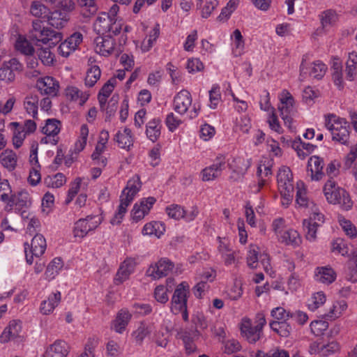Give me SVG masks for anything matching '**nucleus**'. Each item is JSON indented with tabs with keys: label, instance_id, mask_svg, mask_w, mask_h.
I'll return each instance as SVG.
<instances>
[{
	"label": "nucleus",
	"instance_id": "obj_1",
	"mask_svg": "<svg viewBox=\"0 0 357 357\" xmlns=\"http://www.w3.org/2000/svg\"><path fill=\"white\" fill-rule=\"evenodd\" d=\"M323 190L328 203L339 204L345 211L351 208L353 202L349 194L344 189L336 186L335 182L332 179L326 183Z\"/></svg>",
	"mask_w": 357,
	"mask_h": 357
},
{
	"label": "nucleus",
	"instance_id": "obj_2",
	"mask_svg": "<svg viewBox=\"0 0 357 357\" xmlns=\"http://www.w3.org/2000/svg\"><path fill=\"white\" fill-rule=\"evenodd\" d=\"M29 38L33 41L43 43L50 42L51 45H55L61 40L62 35L60 32L45 27L42 21L36 20L32 22V29L29 31Z\"/></svg>",
	"mask_w": 357,
	"mask_h": 357
},
{
	"label": "nucleus",
	"instance_id": "obj_3",
	"mask_svg": "<svg viewBox=\"0 0 357 357\" xmlns=\"http://www.w3.org/2000/svg\"><path fill=\"white\" fill-rule=\"evenodd\" d=\"M123 22L121 20H113L106 13H101L94 23V29L98 34L117 35L120 33Z\"/></svg>",
	"mask_w": 357,
	"mask_h": 357
},
{
	"label": "nucleus",
	"instance_id": "obj_4",
	"mask_svg": "<svg viewBox=\"0 0 357 357\" xmlns=\"http://www.w3.org/2000/svg\"><path fill=\"white\" fill-rule=\"evenodd\" d=\"M266 323V319L262 314H258L255 326L252 325L250 319H243L241 326V333L250 343H255L259 340L260 333Z\"/></svg>",
	"mask_w": 357,
	"mask_h": 357
},
{
	"label": "nucleus",
	"instance_id": "obj_5",
	"mask_svg": "<svg viewBox=\"0 0 357 357\" xmlns=\"http://www.w3.org/2000/svg\"><path fill=\"white\" fill-rule=\"evenodd\" d=\"M188 293L189 285L187 282H183L177 286L171 302V310L174 314H177L186 308Z\"/></svg>",
	"mask_w": 357,
	"mask_h": 357
},
{
	"label": "nucleus",
	"instance_id": "obj_6",
	"mask_svg": "<svg viewBox=\"0 0 357 357\" xmlns=\"http://www.w3.org/2000/svg\"><path fill=\"white\" fill-rule=\"evenodd\" d=\"M282 93L285 95V97L280 99V105L278 107V109L284 124L289 128H291L292 123L291 114L294 110V100L289 91L285 90Z\"/></svg>",
	"mask_w": 357,
	"mask_h": 357
},
{
	"label": "nucleus",
	"instance_id": "obj_7",
	"mask_svg": "<svg viewBox=\"0 0 357 357\" xmlns=\"http://www.w3.org/2000/svg\"><path fill=\"white\" fill-rule=\"evenodd\" d=\"M174 264L167 259H162L154 266H151L146 274L154 280L167 275L173 269Z\"/></svg>",
	"mask_w": 357,
	"mask_h": 357
},
{
	"label": "nucleus",
	"instance_id": "obj_8",
	"mask_svg": "<svg viewBox=\"0 0 357 357\" xmlns=\"http://www.w3.org/2000/svg\"><path fill=\"white\" fill-rule=\"evenodd\" d=\"M112 35L99 36L94 40L95 51L103 56H108L115 50V41Z\"/></svg>",
	"mask_w": 357,
	"mask_h": 357
},
{
	"label": "nucleus",
	"instance_id": "obj_9",
	"mask_svg": "<svg viewBox=\"0 0 357 357\" xmlns=\"http://www.w3.org/2000/svg\"><path fill=\"white\" fill-rule=\"evenodd\" d=\"M192 102L190 93L187 90H181L174 98V111L183 115L187 112Z\"/></svg>",
	"mask_w": 357,
	"mask_h": 357
},
{
	"label": "nucleus",
	"instance_id": "obj_10",
	"mask_svg": "<svg viewBox=\"0 0 357 357\" xmlns=\"http://www.w3.org/2000/svg\"><path fill=\"white\" fill-rule=\"evenodd\" d=\"M225 160L223 156L216 158V162L210 167H206L202 171V181H209L219 177L222 170L225 168Z\"/></svg>",
	"mask_w": 357,
	"mask_h": 357
},
{
	"label": "nucleus",
	"instance_id": "obj_11",
	"mask_svg": "<svg viewBox=\"0 0 357 357\" xmlns=\"http://www.w3.org/2000/svg\"><path fill=\"white\" fill-rule=\"evenodd\" d=\"M198 335V331L196 328L181 329L177 333V337L181 339L183 342L186 353L190 354L195 351L196 346L193 338Z\"/></svg>",
	"mask_w": 357,
	"mask_h": 357
},
{
	"label": "nucleus",
	"instance_id": "obj_12",
	"mask_svg": "<svg viewBox=\"0 0 357 357\" xmlns=\"http://www.w3.org/2000/svg\"><path fill=\"white\" fill-rule=\"evenodd\" d=\"M36 86L42 94L50 96H56L59 89V82L52 77H45L38 80Z\"/></svg>",
	"mask_w": 357,
	"mask_h": 357
},
{
	"label": "nucleus",
	"instance_id": "obj_13",
	"mask_svg": "<svg viewBox=\"0 0 357 357\" xmlns=\"http://www.w3.org/2000/svg\"><path fill=\"white\" fill-rule=\"evenodd\" d=\"M69 353V346L62 340H56L49 345L43 357H67Z\"/></svg>",
	"mask_w": 357,
	"mask_h": 357
},
{
	"label": "nucleus",
	"instance_id": "obj_14",
	"mask_svg": "<svg viewBox=\"0 0 357 357\" xmlns=\"http://www.w3.org/2000/svg\"><path fill=\"white\" fill-rule=\"evenodd\" d=\"M155 201L154 197H149L142 200L139 204H135L132 211L133 220L136 221L142 220L149 213Z\"/></svg>",
	"mask_w": 357,
	"mask_h": 357
},
{
	"label": "nucleus",
	"instance_id": "obj_15",
	"mask_svg": "<svg viewBox=\"0 0 357 357\" xmlns=\"http://www.w3.org/2000/svg\"><path fill=\"white\" fill-rule=\"evenodd\" d=\"M323 160L316 155H313L310 158L307 164V171L311 173V178L312 180L319 181L324 175L323 167H324Z\"/></svg>",
	"mask_w": 357,
	"mask_h": 357
},
{
	"label": "nucleus",
	"instance_id": "obj_16",
	"mask_svg": "<svg viewBox=\"0 0 357 357\" xmlns=\"http://www.w3.org/2000/svg\"><path fill=\"white\" fill-rule=\"evenodd\" d=\"M132 314L128 310L121 309L116 314V319L112 322V328L118 333H122L126 326H128L130 320L131 319Z\"/></svg>",
	"mask_w": 357,
	"mask_h": 357
},
{
	"label": "nucleus",
	"instance_id": "obj_17",
	"mask_svg": "<svg viewBox=\"0 0 357 357\" xmlns=\"http://www.w3.org/2000/svg\"><path fill=\"white\" fill-rule=\"evenodd\" d=\"M325 126L331 132L349 128L348 122L344 119L333 114L325 116Z\"/></svg>",
	"mask_w": 357,
	"mask_h": 357
},
{
	"label": "nucleus",
	"instance_id": "obj_18",
	"mask_svg": "<svg viewBox=\"0 0 357 357\" xmlns=\"http://www.w3.org/2000/svg\"><path fill=\"white\" fill-rule=\"evenodd\" d=\"M141 187L142 182L140 178L138 175H135L127 182V185L123 189L121 196L132 201Z\"/></svg>",
	"mask_w": 357,
	"mask_h": 357
},
{
	"label": "nucleus",
	"instance_id": "obj_19",
	"mask_svg": "<svg viewBox=\"0 0 357 357\" xmlns=\"http://www.w3.org/2000/svg\"><path fill=\"white\" fill-rule=\"evenodd\" d=\"M135 265L134 260L131 259H126L121 264L115 278L116 284L122 283L128 278L130 273L134 271Z\"/></svg>",
	"mask_w": 357,
	"mask_h": 357
},
{
	"label": "nucleus",
	"instance_id": "obj_20",
	"mask_svg": "<svg viewBox=\"0 0 357 357\" xmlns=\"http://www.w3.org/2000/svg\"><path fill=\"white\" fill-rule=\"evenodd\" d=\"M21 329L20 321L15 320L10 321L9 326L4 329L0 335V342H7L10 340L17 337L19 336Z\"/></svg>",
	"mask_w": 357,
	"mask_h": 357
},
{
	"label": "nucleus",
	"instance_id": "obj_21",
	"mask_svg": "<svg viewBox=\"0 0 357 357\" xmlns=\"http://www.w3.org/2000/svg\"><path fill=\"white\" fill-rule=\"evenodd\" d=\"M30 204V198L27 192L20 191L16 194L11 195L7 202V206L10 208L15 206L20 208L26 207Z\"/></svg>",
	"mask_w": 357,
	"mask_h": 357
},
{
	"label": "nucleus",
	"instance_id": "obj_22",
	"mask_svg": "<svg viewBox=\"0 0 357 357\" xmlns=\"http://www.w3.org/2000/svg\"><path fill=\"white\" fill-rule=\"evenodd\" d=\"M228 165L234 172L243 176L250 166V160L245 157H238L229 162Z\"/></svg>",
	"mask_w": 357,
	"mask_h": 357
},
{
	"label": "nucleus",
	"instance_id": "obj_23",
	"mask_svg": "<svg viewBox=\"0 0 357 357\" xmlns=\"http://www.w3.org/2000/svg\"><path fill=\"white\" fill-rule=\"evenodd\" d=\"M47 247L46 240L41 234H36L32 238L30 252L36 257L41 256Z\"/></svg>",
	"mask_w": 357,
	"mask_h": 357
},
{
	"label": "nucleus",
	"instance_id": "obj_24",
	"mask_svg": "<svg viewBox=\"0 0 357 357\" xmlns=\"http://www.w3.org/2000/svg\"><path fill=\"white\" fill-rule=\"evenodd\" d=\"M61 301V293L57 291L48 298L47 301H44L41 303L40 311L43 314L52 313L56 306Z\"/></svg>",
	"mask_w": 357,
	"mask_h": 357
},
{
	"label": "nucleus",
	"instance_id": "obj_25",
	"mask_svg": "<svg viewBox=\"0 0 357 357\" xmlns=\"http://www.w3.org/2000/svg\"><path fill=\"white\" fill-rule=\"evenodd\" d=\"M347 308V304L346 301H337L330 307L328 312L325 313L322 316L326 319H335L338 318Z\"/></svg>",
	"mask_w": 357,
	"mask_h": 357
},
{
	"label": "nucleus",
	"instance_id": "obj_26",
	"mask_svg": "<svg viewBox=\"0 0 357 357\" xmlns=\"http://www.w3.org/2000/svg\"><path fill=\"white\" fill-rule=\"evenodd\" d=\"M38 96L33 94L27 96L24 100V108L26 112L34 119L36 118L38 115Z\"/></svg>",
	"mask_w": 357,
	"mask_h": 357
},
{
	"label": "nucleus",
	"instance_id": "obj_27",
	"mask_svg": "<svg viewBox=\"0 0 357 357\" xmlns=\"http://www.w3.org/2000/svg\"><path fill=\"white\" fill-rule=\"evenodd\" d=\"M68 20L66 15L60 11H54L47 17L49 24L58 29L64 27Z\"/></svg>",
	"mask_w": 357,
	"mask_h": 357
},
{
	"label": "nucleus",
	"instance_id": "obj_28",
	"mask_svg": "<svg viewBox=\"0 0 357 357\" xmlns=\"http://www.w3.org/2000/svg\"><path fill=\"white\" fill-rule=\"evenodd\" d=\"M270 326L273 331L282 337H289L292 330L287 321H273L270 323Z\"/></svg>",
	"mask_w": 357,
	"mask_h": 357
},
{
	"label": "nucleus",
	"instance_id": "obj_29",
	"mask_svg": "<svg viewBox=\"0 0 357 357\" xmlns=\"http://www.w3.org/2000/svg\"><path fill=\"white\" fill-rule=\"evenodd\" d=\"M315 278L316 280L319 282L331 284L335 280V273L331 268L324 267L318 268Z\"/></svg>",
	"mask_w": 357,
	"mask_h": 357
},
{
	"label": "nucleus",
	"instance_id": "obj_30",
	"mask_svg": "<svg viewBox=\"0 0 357 357\" xmlns=\"http://www.w3.org/2000/svg\"><path fill=\"white\" fill-rule=\"evenodd\" d=\"M279 240L287 245L294 246L298 245L301 243V238L297 231L294 229H288L284 231L281 235L279 236Z\"/></svg>",
	"mask_w": 357,
	"mask_h": 357
},
{
	"label": "nucleus",
	"instance_id": "obj_31",
	"mask_svg": "<svg viewBox=\"0 0 357 357\" xmlns=\"http://www.w3.org/2000/svg\"><path fill=\"white\" fill-rule=\"evenodd\" d=\"M115 140L120 148L129 149L132 145L131 130L129 128H125L123 132H117Z\"/></svg>",
	"mask_w": 357,
	"mask_h": 357
},
{
	"label": "nucleus",
	"instance_id": "obj_32",
	"mask_svg": "<svg viewBox=\"0 0 357 357\" xmlns=\"http://www.w3.org/2000/svg\"><path fill=\"white\" fill-rule=\"evenodd\" d=\"M92 220V215H88L86 218H82L77 221L73 229L74 236L80 238L84 237L90 231L86 221Z\"/></svg>",
	"mask_w": 357,
	"mask_h": 357
},
{
	"label": "nucleus",
	"instance_id": "obj_33",
	"mask_svg": "<svg viewBox=\"0 0 357 357\" xmlns=\"http://www.w3.org/2000/svg\"><path fill=\"white\" fill-rule=\"evenodd\" d=\"M160 120L153 119L146 126V135L150 140L155 142L160 135Z\"/></svg>",
	"mask_w": 357,
	"mask_h": 357
},
{
	"label": "nucleus",
	"instance_id": "obj_34",
	"mask_svg": "<svg viewBox=\"0 0 357 357\" xmlns=\"http://www.w3.org/2000/svg\"><path fill=\"white\" fill-rule=\"evenodd\" d=\"M151 332L150 326L144 322H141L139 327L132 333L136 344L142 345L144 338L149 335Z\"/></svg>",
	"mask_w": 357,
	"mask_h": 357
},
{
	"label": "nucleus",
	"instance_id": "obj_35",
	"mask_svg": "<svg viewBox=\"0 0 357 357\" xmlns=\"http://www.w3.org/2000/svg\"><path fill=\"white\" fill-rule=\"evenodd\" d=\"M61 122L56 119H49L46 121L45 126L42 129V132L47 136L56 135L60 131Z\"/></svg>",
	"mask_w": 357,
	"mask_h": 357
},
{
	"label": "nucleus",
	"instance_id": "obj_36",
	"mask_svg": "<svg viewBox=\"0 0 357 357\" xmlns=\"http://www.w3.org/2000/svg\"><path fill=\"white\" fill-rule=\"evenodd\" d=\"M66 96L74 101L79 100V105H82L88 99L89 94L82 92L77 87L69 86L66 89Z\"/></svg>",
	"mask_w": 357,
	"mask_h": 357
},
{
	"label": "nucleus",
	"instance_id": "obj_37",
	"mask_svg": "<svg viewBox=\"0 0 357 357\" xmlns=\"http://www.w3.org/2000/svg\"><path fill=\"white\" fill-rule=\"evenodd\" d=\"M1 164L9 170L15 169L17 163L16 155L12 151L6 150L1 154Z\"/></svg>",
	"mask_w": 357,
	"mask_h": 357
},
{
	"label": "nucleus",
	"instance_id": "obj_38",
	"mask_svg": "<svg viewBox=\"0 0 357 357\" xmlns=\"http://www.w3.org/2000/svg\"><path fill=\"white\" fill-rule=\"evenodd\" d=\"M165 211L169 218L176 220L183 218L185 216V211L184 208L178 204H171L166 207Z\"/></svg>",
	"mask_w": 357,
	"mask_h": 357
},
{
	"label": "nucleus",
	"instance_id": "obj_39",
	"mask_svg": "<svg viewBox=\"0 0 357 357\" xmlns=\"http://www.w3.org/2000/svg\"><path fill=\"white\" fill-rule=\"evenodd\" d=\"M63 267V262L61 258H54L47 266L45 275L49 280L53 279L59 271Z\"/></svg>",
	"mask_w": 357,
	"mask_h": 357
},
{
	"label": "nucleus",
	"instance_id": "obj_40",
	"mask_svg": "<svg viewBox=\"0 0 357 357\" xmlns=\"http://www.w3.org/2000/svg\"><path fill=\"white\" fill-rule=\"evenodd\" d=\"M278 188L282 197L287 199V203L290 202L294 196L293 179L279 184Z\"/></svg>",
	"mask_w": 357,
	"mask_h": 357
},
{
	"label": "nucleus",
	"instance_id": "obj_41",
	"mask_svg": "<svg viewBox=\"0 0 357 357\" xmlns=\"http://www.w3.org/2000/svg\"><path fill=\"white\" fill-rule=\"evenodd\" d=\"M101 71L98 66H93L88 70L85 78V84L91 87L100 79Z\"/></svg>",
	"mask_w": 357,
	"mask_h": 357
},
{
	"label": "nucleus",
	"instance_id": "obj_42",
	"mask_svg": "<svg viewBox=\"0 0 357 357\" xmlns=\"http://www.w3.org/2000/svg\"><path fill=\"white\" fill-rule=\"evenodd\" d=\"M296 201L300 206L307 207L310 204L308 198L306 195V190L304 187V183L301 181L297 183Z\"/></svg>",
	"mask_w": 357,
	"mask_h": 357
},
{
	"label": "nucleus",
	"instance_id": "obj_43",
	"mask_svg": "<svg viewBox=\"0 0 357 357\" xmlns=\"http://www.w3.org/2000/svg\"><path fill=\"white\" fill-rule=\"evenodd\" d=\"M36 55L45 66L51 65L54 61V56L47 47H40L36 50Z\"/></svg>",
	"mask_w": 357,
	"mask_h": 357
},
{
	"label": "nucleus",
	"instance_id": "obj_44",
	"mask_svg": "<svg viewBox=\"0 0 357 357\" xmlns=\"http://www.w3.org/2000/svg\"><path fill=\"white\" fill-rule=\"evenodd\" d=\"M77 3L79 6L86 8V10L83 11V15L86 17L94 15L98 10L96 0H77Z\"/></svg>",
	"mask_w": 357,
	"mask_h": 357
},
{
	"label": "nucleus",
	"instance_id": "obj_45",
	"mask_svg": "<svg viewBox=\"0 0 357 357\" xmlns=\"http://www.w3.org/2000/svg\"><path fill=\"white\" fill-rule=\"evenodd\" d=\"M17 50L24 55H33L35 50L26 39L19 38L15 43Z\"/></svg>",
	"mask_w": 357,
	"mask_h": 357
},
{
	"label": "nucleus",
	"instance_id": "obj_46",
	"mask_svg": "<svg viewBox=\"0 0 357 357\" xmlns=\"http://www.w3.org/2000/svg\"><path fill=\"white\" fill-rule=\"evenodd\" d=\"M304 229L306 230V238L309 241H314L317 238L316 233L319 223L317 222H311L307 220H304L303 222Z\"/></svg>",
	"mask_w": 357,
	"mask_h": 357
},
{
	"label": "nucleus",
	"instance_id": "obj_47",
	"mask_svg": "<svg viewBox=\"0 0 357 357\" xmlns=\"http://www.w3.org/2000/svg\"><path fill=\"white\" fill-rule=\"evenodd\" d=\"M255 357H289V355L286 350L275 347L268 352L258 351Z\"/></svg>",
	"mask_w": 357,
	"mask_h": 357
},
{
	"label": "nucleus",
	"instance_id": "obj_48",
	"mask_svg": "<svg viewBox=\"0 0 357 357\" xmlns=\"http://www.w3.org/2000/svg\"><path fill=\"white\" fill-rule=\"evenodd\" d=\"M89 135V129L86 125H82L80 129V138L75 143V151L76 153H79L82 151L86 144L87 141V137Z\"/></svg>",
	"mask_w": 357,
	"mask_h": 357
},
{
	"label": "nucleus",
	"instance_id": "obj_49",
	"mask_svg": "<svg viewBox=\"0 0 357 357\" xmlns=\"http://www.w3.org/2000/svg\"><path fill=\"white\" fill-rule=\"evenodd\" d=\"M354 162L353 167V174L357 178V144L351 149L349 153L347 155L345 160V166L349 168Z\"/></svg>",
	"mask_w": 357,
	"mask_h": 357
},
{
	"label": "nucleus",
	"instance_id": "obj_50",
	"mask_svg": "<svg viewBox=\"0 0 357 357\" xmlns=\"http://www.w3.org/2000/svg\"><path fill=\"white\" fill-rule=\"evenodd\" d=\"M349 128H346L344 129H341L337 131H334L331 132L332 139L333 141H336L342 144L347 145L349 142Z\"/></svg>",
	"mask_w": 357,
	"mask_h": 357
},
{
	"label": "nucleus",
	"instance_id": "obj_51",
	"mask_svg": "<svg viewBox=\"0 0 357 357\" xmlns=\"http://www.w3.org/2000/svg\"><path fill=\"white\" fill-rule=\"evenodd\" d=\"M120 205L119 206L118 212L115 214L114 218L112 220V224H114L116 219H118L117 223L121 222V220L123 218L124 214L126 212V208L129 204L132 202L131 200H129L128 198L121 196L120 197Z\"/></svg>",
	"mask_w": 357,
	"mask_h": 357
},
{
	"label": "nucleus",
	"instance_id": "obj_52",
	"mask_svg": "<svg viewBox=\"0 0 357 357\" xmlns=\"http://www.w3.org/2000/svg\"><path fill=\"white\" fill-rule=\"evenodd\" d=\"M326 298L322 291H319L313 294L311 298V303H309V309L314 311L326 302Z\"/></svg>",
	"mask_w": 357,
	"mask_h": 357
},
{
	"label": "nucleus",
	"instance_id": "obj_53",
	"mask_svg": "<svg viewBox=\"0 0 357 357\" xmlns=\"http://www.w3.org/2000/svg\"><path fill=\"white\" fill-rule=\"evenodd\" d=\"M259 248L256 245H251L247 257V263L250 268H256L258 265Z\"/></svg>",
	"mask_w": 357,
	"mask_h": 357
},
{
	"label": "nucleus",
	"instance_id": "obj_54",
	"mask_svg": "<svg viewBox=\"0 0 357 357\" xmlns=\"http://www.w3.org/2000/svg\"><path fill=\"white\" fill-rule=\"evenodd\" d=\"M327 67L324 63L322 62L317 61L313 63V66L312 68L310 75L316 78V79H321L324 77V75L326 73Z\"/></svg>",
	"mask_w": 357,
	"mask_h": 357
},
{
	"label": "nucleus",
	"instance_id": "obj_55",
	"mask_svg": "<svg viewBox=\"0 0 357 357\" xmlns=\"http://www.w3.org/2000/svg\"><path fill=\"white\" fill-rule=\"evenodd\" d=\"M168 287H165L163 285H158L155 287L154 291V296L158 302L161 303H165L168 301L167 291H169Z\"/></svg>",
	"mask_w": 357,
	"mask_h": 357
},
{
	"label": "nucleus",
	"instance_id": "obj_56",
	"mask_svg": "<svg viewBox=\"0 0 357 357\" xmlns=\"http://www.w3.org/2000/svg\"><path fill=\"white\" fill-rule=\"evenodd\" d=\"M337 19L336 13L331 10H326L321 14V23L324 27L333 24Z\"/></svg>",
	"mask_w": 357,
	"mask_h": 357
},
{
	"label": "nucleus",
	"instance_id": "obj_57",
	"mask_svg": "<svg viewBox=\"0 0 357 357\" xmlns=\"http://www.w3.org/2000/svg\"><path fill=\"white\" fill-rule=\"evenodd\" d=\"M11 188L7 180L0 181V199L7 204L10 197Z\"/></svg>",
	"mask_w": 357,
	"mask_h": 357
},
{
	"label": "nucleus",
	"instance_id": "obj_58",
	"mask_svg": "<svg viewBox=\"0 0 357 357\" xmlns=\"http://www.w3.org/2000/svg\"><path fill=\"white\" fill-rule=\"evenodd\" d=\"M278 185L293 179V174L291 169L287 167H282L279 169L278 176Z\"/></svg>",
	"mask_w": 357,
	"mask_h": 357
},
{
	"label": "nucleus",
	"instance_id": "obj_59",
	"mask_svg": "<svg viewBox=\"0 0 357 357\" xmlns=\"http://www.w3.org/2000/svg\"><path fill=\"white\" fill-rule=\"evenodd\" d=\"M107 355L111 357H117L121 353L119 343L114 340H109L106 344Z\"/></svg>",
	"mask_w": 357,
	"mask_h": 357
},
{
	"label": "nucleus",
	"instance_id": "obj_60",
	"mask_svg": "<svg viewBox=\"0 0 357 357\" xmlns=\"http://www.w3.org/2000/svg\"><path fill=\"white\" fill-rule=\"evenodd\" d=\"M221 94L220 87L214 86L209 91V98L211 102V107L215 108L220 100Z\"/></svg>",
	"mask_w": 357,
	"mask_h": 357
},
{
	"label": "nucleus",
	"instance_id": "obj_61",
	"mask_svg": "<svg viewBox=\"0 0 357 357\" xmlns=\"http://www.w3.org/2000/svg\"><path fill=\"white\" fill-rule=\"evenodd\" d=\"M116 84V77L110 78L102 87L100 91L99 92V95L105 96L106 97H109L110 93L112 92L114 86Z\"/></svg>",
	"mask_w": 357,
	"mask_h": 357
},
{
	"label": "nucleus",
	"instance_id": "obj_62",
	"mask_svg": "<svg viewBox=\"0 0 357 357\" xmlns=\"http://www.w3.org/2000/svg\"><path fill=\"white\" fill-rule=\"evenodd\" d=\"M271 315L278 321H287L290 314L283 307H278L271 311Z\"/></svg>",
	"mask_w": 357,
	"mask_h": 357
},
{
	"label": "nucleus",
	"instance_id": "obj_63",
	"mask_svg": "<svg viewBox=\"0 0 357 357\" xmlns=\"http://www.w3.org/2000/svg\"><path fill=\"white\" fill-rule=\"evenodd\" d=\"M189 73L201 71L204 69L202 62L198 59H189L186 66Z\"/></svg>",
	"mask_w": 357,
	"mask_h": 357
},
{
	"label": "nucleus",
	"instance_id": "obj_64",
	"mask_svg": "<svg viewBox=\"0 0 357 357\" xmlns=\"http://www.w3.org/2000/svg\"><path fill=\"white\" fill-rule=\"evenodd\" d=\"M31 13L33 15L40 17L43 14L45 13L47 10V7L40 3L39 2L34 1L31 6Z\"/></svg>",
	"mask_w": 357,
	"mask_h": 357
}]
</instances>
